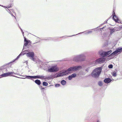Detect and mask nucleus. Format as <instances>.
Here are the masks:
<instances>
[{"label":"nucleus","instance_id":"1","mask_svg":"<svg viewBox=\"0 0 122 122\" xmlns=\"http://www.w3.org/2000/svg\"><path fill=\"white\" fill-rule=\"evenodd\" d=\"M25 54H20L15 59L10 62L0 67V70H2V72L5 71L7 72L10 71L12 68V66L13 62H15L21 56L24 55ZM26 56L30 58L34 61H36V57L35 56V54H26Z\"/></svg>","mask_w":122,"mask_h":122},{"label":"nucleus","instance_id":"2","mask_svg":"<svg viewBox=\"0 0 122 122\" xmlns=\"http://www.w3.org/2000/svg\"><path fill=\"white\" fill-rule=\"evenodd\" d=\"M31 43V41L28 40V41L24 42L23 48L20 53H34Z\"/></svg>","mask_w":122,"mask_h":122},{"label":"nucleus","instance_id":"3","mask_svg":"<svg viewBox=\"0 0 122 122\" xmlns=\"http://www.w3.org/2000/svg\"><path fill=\"white\" fill-rule=\"evenodd\" d=\"M100 58L97 59L96 61V63L98 64H101L105 62V61L106 57H108V60L114 58L115 56L118 55L119 54H99Z\"/></svg>","mask_w":122,"mask_h":122},{"label":"nucleus","instance_id":"4","mask_svg":"<svg viewBox=\"0 0 122 122\" xmlns=\"http://www.w3.org/2000/svg\"><path fill=\"white\" fill-rule=\"evenodd\" d=\"M86 58V57L85 56L81 54L74 57L73 58V60L76 62H81L85 61Z\"/></svg>","mask_w":122,"mask_h":122},{"label":"nucleus","instance_id":"5","mask_svg":"<svg viewBox=\"0 0 122 122\" xmlns=\"http://www.w3.org/2000/svg\"><path fill=\"white\" fill-rule=\"evenodd\" d=\"M99 67L95 69L92 71L91 73L92 77L95 78L98 77L100 75L101 72L99 71Z\"/></svg>","mask_w":122,"mask_h":122},{"label":"nucleus","instance_id":"6","mask_svg":"<svg viewBox=\"0 0 122 122\" xmlns=\"http://www.w3.org/2000/svg\"><path fill=\"white\" fill-rule=\"evenodd\" d=\"M57 65L49 66L47 69V71L49 72H56L59 70Z\"/></svg>","mask_w":122,"mask_h":122},{"label":"nucleus","instance_id":"7","mask_svg":"<svg viewBox=\"0 0 122 122\" xmlns=\"http://www.w3.org/2000/svg\"><path fill=\"white\" fill-rule=\"evenodd\" d=\"M75 71H76L75 66H73L68 68L66 70L63 71V73L66 74H69L71 72Z\"/></svg>","mask_w":122,"mask_h":122},{"label":"nucleus","instance_id":"8","mask_svg":"<svg viewBox=\"0 0 122 122\" xmlns=\"http://www.w3.org/2000/svg\"><path fill=\"white\" fill-rule=\"evenodd\" d=\"M40 88L42 95L43 96V98L44 100H46V94L44 92V88L42 86H40Z\"/></svg>","mask_w":122,"mask_h":122},{"label":"nucleus","instance_id":"9","mask_svg":"<svg viewBox=\"0 0 122 122\" xmlns=\"http://www.w3.org/2000/svg\"><path fill=\"white\" fill-rule=\"evenodd\" d=\"M122 52V47H119L116 49V50L111 53H120Z\"/></svg>","mask_w":122,"mask_h":122},{"label":"nucleus","instance_id":"10","mask_svg":"<svg viewBox=\"0 0 122 122\" xmlns=\"http://www.w3.org/2000/svg\"><path fill=\"white\" fill-rule=\"evenodd\" d=\"M112 16V19L115 21L116 23H119V19L118 16L116 15H112L111 16Z\"/></svg>","mask_w":122,"mask_h":122},{"label":"nucleus","instance_id":"11","mask_svg":"<svg viewBox=\"0 0 122 122\" xmlns=\"http://www.w3.org/2000/svg\"><path fill=\"white\" fill-rule=\"evenodd\" d=\"M55 74L56 75L55 78H56L65 76L66 75V74L64 73H63V72L61 73H58L57 74Z\"/></svg>","mask_w":122,"mask_h":122},{"label":"nucleus","instance_id":"12","mask_svg":"<svg viewBox=\"0 0 122 122\" xmlns=\"http://www.w3.org/2000/svg\"><path fill=\"white\" fill-rule=\"evenodd\" d=\"M112 52V51L111 50L105 51L101 50L99 51L98 53H111Z\"/></svg>","mask_w":122,"mask_h":122},{"label":"nucleus","instance_id":"13","mask_svg":"<svg viewBox=\"0 0 122 122\" xmlns=\"http://www.w3.org/2000/svg\"><path fill=\"white\" fill-rule=\"evenodd\" d=\"M112 80L109 78H105L104 80V82L106 83H109L111 82Z\"/></svg>","mask_w":122,"mask_h":122},{"label":"nucleus","instance_id":"14","mask_svg":"<svg viewBox=\"0 0 122 122\" xmlns=\"http://www.w3.org/2000/svg\"><path fill=\"white\" fill-rule=\"evenodd\" d=\"M24 77H25V78L26 79H29L33 80V79H34V76H30L29 75H25L23 76Z\"/></svg>","mask_w":122,"mask_h":122},{"label":"nucleus","instance_id":"15","mask_svg":"<svg viewBox=\"0 0 122 122\" xmlns=\"http://www.w3.org/2000/svg\"><path fill=\"white\" fill-rule=\"evenodd\" d=\"M74 66L76 71L79 70L80 69L83 68L82 66L80 65L75 66Z\"/></svg>","mask_w":122,"mask_h":122},{"label":"nucleus","instance_id":"16","mask_svg":"<svg viewBox=\"0 0 122 122\" xmlns=\"http://www.w3.org/2000/svg\"><path fill=\"white\" fill-rule=\"evenodd\" d=\"M56 75L55 74H53L51 75L48 76L47 77H46V79H52L55 78Z\"/></svg>","mask_w":122,"mask_h":122},{"label":"nucleus","instance_id":"17","mask_svg":"<svg viewBox=\"0 0 122 122\" xmlns=\"http://www.w3.org/2000/svg\"><path fill=\"white\" fill-rule=\"evenodd\" d=\"M33 81L37 85L39 86V87H40V86H41L40 85L41 83V81L37 79L35 81L33 80Z\"/></svg>","mask_w":122,"mask_h":122},{"label":"nucleus","instance_id":"18","mask_svg":"<svg viewBox=\"0 0 122 122\" xmlns=\"http://www.w3.org/2000/svg\"><path fill=\"white\" fill-rule=\"evenodd\" d=\"M110 33V35H112V34L115 31V30L113 28H109Z\"/></svg>","mask_w":122,"mask_h":122},{"label":"nucleus","instance_id":"19","mask_svg":"<svg viewBox=\"0 0 122 122\" xmlns=\"http://www.w3.org/2000/svg\"><path fill=\"white\" fill-rule=\"evenodd\" d=\"M8 76V74L7 72L4 73H3L1 74L0 76V78H1L2 77H6Z\"/></svg>","mask_w":122,"mask_h":122},{"label":"nucleus","instance_id":"20","mask_svg":"<svg viewBox=\"0 0 122 122\" xmlns=\"http://www.w3.org/2000/svg\"><path fill=\"white\" fill-rule=\"evenodd\" d=\"M42 40H45L46 41H47V40H52L53 41L54 40V38H51V37H47L46 38V39H42Z\"/></svg>","mask_w":122,"mask_h":122},{"label":"nucleus","instance_id":"21","mask_svg":"<svg viewBox=\"0 0 122 122\" xmlns=\"http://www.w3.org/2000/svg\"><path fill=\"white\" fill-rule=\"evenodd\" d=\"M108 40L106 41L104 43L103 45L102 46V47H104L107 46L108 44Z\"/></svg>","mask_w":122,"mask_h":122},{"label":"nucleus","instance_id":"22","mask_svg":"<svg viewBox=\"0 0 122 122\" xmlns=\"http://www.w3.org/2000/svg\"><path fill=\"white\" fill-rule=\"evenodd\" d=\"M61 83L62 85L64 86L66 84V81L65 80H63L61 81Z\"/></svg>","mask_w":122,"mask_h":122},{"label":"nucleus","instance_id":"23","mask_svg":"<svg viewBox=\"0 0 122 122\" xmlns=\"http://www.w3.org/2000/svg\"><path fill=\"white\" fill-rule=\"evenodd\" d=\"M112 75L114 77H116L117 76V72L114 71L112 73Z\"/></svg>","mask_w":122,"mask_h":122},{"label":"nucleus","instance_id":"24","mask_svg":"<svg viewBox=\"0 0 122 122\" xmlns=\"http://www.w3.org/2000/svg\"><path fill=\"white\" fill-rule=\"evenodd\" d=\"M8 12L12 16H13L15 18V19L16 20V19L15 16L12 14V13L10 11V10H9V9H8Z\"/></svg>","mask_w":122,"mask_h":122},{"label":"nucleus","instance_id":"25","mask_svg":"<svg viewBox=\"0 0 122 122\" xmlns=\"http://www.w3.org/2000/svg\"><path fill=\"white\" fill-rule=\"evenodd\" d=\"M8 76H13L14 75H12L13 72H7Z\"/></svg>","mask_w":122,"mask_h":122},{"label":"nucleus","instance_id":"26","mask_svg":"<svg viewBox=\"0 0 122 122\" xmlns=\"http://www.w3.org/2000/svg\"><path fill=\"white\" fill-rule=\"evenodd\" d=\"M41 75H37L36 76H34V79H40Z\"/></svg>","mask_w":122,"mask_h":122},{"label":"nucleus","instance_id":"27","mask_svg":"<svg viewBox=\"0 0 122 122\" xmlns=\"http://www.w3.org/2000/svg\"><path fill=\"white\" fill-rule=\"evenodd\" d=\"M48 83L45 81H43L42 83V85L45 86H47L48 85Z\"/></svg>","mask_w":122,"mask_h":122},{"label":"nucleus","instance_id":"28","mask_svg":"<svg viewBox=\"0 0 122 122\" xmlns=\"http://www.w3.org/2000/svg\"><path fill=\"white\" fill-rule=\"evenodd\" d=\"M98 84L100 86H102L103 85L102 82L101 81H99L98 82Z\"/></svg>","mask_w":122,"mask_h":122},{"label":"nucleus","instance_id":"29","mask_svg":"<svg viewBox=\"0 0 122 122\" xmlns=\"http://www.w3.org/2000/svg\"><path fill=\"white\" fill-rule=\"evenodd\" d=\"M76 35H72V36H61V37H59L60 38H61L64 37V38H66L67 37H71V36H75Z\"/></svg>","mask_w":122,"mask_h":122},{"label":"nucleus","instance_id":"30","mask_svg":"<svg viewBox=\"0 0 122 122\" xmlns=\"http://www.w3.org/2000/svg\"><path fill=\"white\" fill-rule=\"evenodd\" d=\"M73 78H75L77 76V74L75 73H73L71 75Z\"/></svg>","mask_w":122,"mask_h":122},{"label":"nucleus","instance_id":"31","mask_svg":"<svg viewBox=\"0 0 122 122\" xmlns=\"http://www.w3.org/2000/svg\"><path fill=\"white\" fill-rule=\"evenodd\" d=\"M84 33L85 34H86V35H88V33H87V31H84V32H80V33H79L76 34V35H78V34H81L82 33Z\"/></svg>","mask_w":122,"mask_h":122},{"label":"nucleus","instance_id":"32","mask_svg":"<svg viewBox=\"0 0 122 122\" xmlns=\"http://www.w3.org/2000/svg\"><path fill=\"white\" fill-rule=\"evenodd\" d=\"M13 5V3H11L8 6L7 8H10L12 7Z\"/></svg>","mask_w":122,"mask_h":122},{"label":"nucleus","instance_id":"33","mask_svg":"<svg viewBox=\"0 0 122 122\" xmlns=\"http://www.w3.org/2000/svg\"><path fill=\"white\" fill-rule=\"evenodd\" d=\"M40 77V79H46V77H45V76H44L42 75H41Z\"/></svg>","mask_w":122,"mask_h":122},{"label":"nucleus","instance_id":"34","mask_svg":"<svg viewBox=\"0 0 122 122\" xmlns=\"http://www.w3.org/2000/svg\"><path fill=\"white\" fill-rule=\"evenodd\" d=\"M113 65L111 64H110L108 66V67L109 69H112L113 68Z\"/></svg>","mask_w":122,"mask_h":122},{"label":"nucleus","instance_id":"35","mask_svg":"<svg viewBox=\"0 0 122 122\" xmlns=\"http://www.w3.org/2000/svg\"><path fill=\"white\" fill-rule=\"evenodd\" d=\"M73 78L72 76L71 75H69L68 76V79L69 80H71L72 79V78Z\"/></svg>","mask_w":122,"mask_h":122},{"label":"nucleus","instance_id":"36","mask_svg":"<svg viewBox=\"0 0 122 122\" xmlns=\"http://www.w3.org/2000/svg\"><path fill=\"white\" fill-rule=\"evenodd\" d=\"M91 29L90 30H88V31H87L88 34H89L90 33H92V31L91 30H92L93 29Z\"/></svg>","mask_w":122,"mask_h":122},{"label":"nucleus","instance_id":"37","mask_svg":"<svg viewBox=\"0 0 122 122\" xmlns=\"http://www.w3.org/2000/svg\"><path fill=\"white\" fill-rule=\"evenodd\" d=\"M60 86V84L59 83H57L55 85V86L56 87H59Z\"/></svg>","mask_w":122,"mask_h":122},{"label":"nucleus","instance_id":"38","mask_svg":"<svg viewBox=\"0 0 122 122\" xmlns=\"http://www.w3.org/2000/svg\"><path fill=\"white\" fill-rule=\"evenodd\" d=\"M13 77H17V78H21V79H26V78H25H25H23V77H17V76H15V75H13Z\"/></svg>","mask_w":122,"mask_h":122},{"label":"nucleus","instance_id":"39","mask_svg":"<svg viewBox=\"0 0 122 122\" xmlns=\"http://www.w3.org/2000/svg\"><path fill=\"white\" fill-rule=\"evenodd\" d=\"M115 15V10L114 9H113V10L112 15Z\"/></svg>","mask_w":122,"mask_h":122},{"label":"nucleus","instance_id":"40","mask_svg":"<svg viewBox=\"0 0 122 122\" xmlns=\"http://www.w3.org/2000/svg\"><path fill=\"white\" fill-rule=\"evenodd\" d=\"M24 42L26 41H28V40H27L25 36H24Z\"/></svg>","mask_w":122,"mask_h":122},{"label":"nucleus","instance_id":"41","mask_svg":"<svg viewBox=\"0 0 122 122\" xmlns=\"http://www.w3.org/2000/svg\"><path fill=\"white\" fill-rule=\"evenodd\" d=\"M122 29V25H121V26H119V30H120Z\"/></svg>","mask_w":122,"mask_h":122},{"label":"nucleus","instance_id":"42","mask_svg":"<svg viewBox=\"0 0 122 122\" xmlns=\"http://www.w3.org/2000/svg\"><path fill=\"white\" fill-rule=\"evenodd\" d=\"M89 67H88V68H87V69L85 70V71H87V72H88L89 70Z\"/></svg>","mask_w":122,"mask_h":122},{"label":"nucleus","instance_id":"43","mask_svg":"<svg viewBox=\"0 0 122 122\" xmlns=\"http://www.w3.org/2000/svg\"><path fill=\"white\" fill-rule=\"evenodd\" d=\"M104 27H103L102 28H100V30L101 31H102V30L104 29Z\"/></svg>","mask_w":122,"mask_h":122},{"label":"nucleus","instance_id":"44","mask_svg":"<svg viewBox=\"0 0 122 122\" xmlns=\"http://www.w3.org/2000/svg\"><path fill=\"white\" fill-rule=\"evenodd\" d=\"M104 24H103V23H102V24H101L99 26H98V27H97V28H96L95 29H97V28H98V27H99L100 26H102V25H103Z\"/></svg>","mask_w":122,"mask_h":122},{"label":"nucleus","instance_id":"45","mask_svg":"<svg viewBox=\"0 0 122 122\" xmlns=\"http://www.w3.org/2000/svg\"><path fill=\"white\" fill-rule=\"evenodd\" d=\"M107 20H106L105 21H104L103 23V24H104L106 23H107Z\"/></svg>","mask_w":122,"mask_h":122},{"label":"nucleus","instance_id":"46","mask_svg":"<svg viewBox=\"0 0 122 122\" xmlns=\"http://www.w3.org/2000/svg\"><path fill=\"white\" fill-rule=\"evenodd\" d=\"M81 66H82V67L83 68L85 67V65L84 64H82Z\"/></svg>","mask_w":122,"mask_h":122},{"label":"nucleus","instance_id":"47","mask_svg":"<svg viewBox=\"0 0 122 122\" xmlns=\"http://www.w3.org/2000/svg\"><path fill=\"white\" fill-rule=\"evenodd\" d=\"M12 74H14V75H18V74H17L16 73H15L14 72H12Z\"/></svg>","mask_w":122,"mask_h":122},{"label":"nucleus","instance_id":"48","mask_svg":"<svg viewBox=\"0 0 122 122\" xmlns=\"http://www.w3.org/2000/svg\"><path fill=\"white\" fill-rule=\"evenodd\" d=\"M3 7L5 8H7V7H6L5 6H3Z\"/></svg>","mask_w":122,"mask_h":122},{"label":"nucleus","instance_id":"49","mask_svg":"<svg viewBox=\"0 0 122 122\" xmlns=\"http://www.w3.org/2000/svg\"><path fill=\"white\" fill-rule=\"evenodd\" d=\"M20 30L21 32H22L23 31V30H22V29L20 27Z\"/></svg>","mask_w":122,"mask_h":122},{"label":"nucleus","instance_id":"50","mask_svg":"<svg viewBox=\"0 0 122 122\" xmlns=\"http://www.w3.org/2000/svg\"><path fill=\"white\" fill-rule=\"evenodd\" d=\"M25 62L26 63L27 65L28 63V62L27 61H25Z\"/></svg>","mask_w":122,"mask_h":122},{"label":"nucleus","instance_id":"51","mask_svg":"<svg viewBox=\"0 0 122 122\" xmlns=\"http://www.w3.org/2000/svg\"><path fill=\"white\" fill-rule=\"evenodd\" d=\"M22 34L23 35V36H24V32L23 31L22 32Z\"/></svg>","mask_w":122,"mask_h":122},{"label":"nucleus","instance_id":"52","mask_svg":"<svg viewBox=\"0 0 122 122\" xmlns=\"http://www.w3.org/2000/svg\"><path fill=\"white\" fill-rule=\"evenodd\" d=\"M111 17H110L108 18L107 20L108 21L110 19Z\"/></svg>","mask_w":122,"mask_h":122},{"label":"nucleus","instance_id":"53","mask_svg":"<svg viewBox=\"0 0 122 122\" xmlns=\"http://www.w3.org/2000/svg\"><path fill=\"white\" fill-rule=\"evenodd\" d=\"M18 27H19V28L20 29V27L19 26V25L18 24Z\"/></svg>","mask_w":122,"mask_h":122},{"label":"nucleus","instance_id":"54","mask_svg":"<svg viewBox=\"0 0 122 122\" xmlns=\"http://www.w3.org/2000/svg\"><path fill=\"white\" fill-rule=\"evenodd\" d=\"M89 117H88L87 118H86V120H88V119H89Z\"/></svg>","mask_w":122,"mask_h":122},{"label":"nucleus","instance_id":"55","mask_svg":"<svg viewBox=\"0 0 122 122\" xmlns=\"http://www.w3.org/2000/svg\"><path fill=\"white\" fill-rule=\"evenodd\" d=\"M8 8H7V9H6V10L8 12Z\"/></svg>","mask_w":122,"mask_h":122},{"label":"nucleus","instance_id":"56","mask_svg":"<svg viewBox=\"0 0 122 122\" xmlns=\"http://www.w3.org/2000/svg\"><path fill=\"white\" fill-rule=\"evenodd\" d=\"M0 6L2 7H3V5H0Z\"/></svg>","mask_w":122,"mask_h":122},{"label":"nucleus","instance_id":"57","mask_svg":"<svg viewBox=\"0 0 122 122\" xmlns=\"http://www.w3.org/2000/svg\"><path fill=\"white\" fill-rule=\"evenodd\" d=\"M103 27H104V28H105V27H106V26H104Z\"/></svg>","mask_w":122,"mask_h":122},{"label":"nucleus","instance_id":"58","mask_svg":"<svg viewBox=\"0 0 122 122\" xmlns=\"http://www.w3.org/2000/svg\"><path fill=\"white\" fill-rule=\"evenodd\" d=\"M112 80L113 81L114 80V79H112Z\"/></svg>","mask_w":122,"mask_h":122},{"label":"nucleus","instance_id":"59","mask_svg":"<svg viewBox=\"0 0 122 122\" xmlns=\"http://www.w3.org/2000/svg\"><path fill=\"white\" fill-rule=\"evenodd\" d=\"M58 37H54V38H57Z\"/></svg>","mask_w":122,"mask_h":122},{"label":"nucleus","instance_id":"60","mask_svg":"<svg viewBox=\"0 0 122 122\" xmlns=\"http://www.w3.org/2000/svg\"><path fill=\"white\" fill-rule=\"evenodd\" d=\"M120 23H121V24H122V23H121V22H120Z\"/></svg>","mask_w":122,"mask_h":122}]
</instances>
